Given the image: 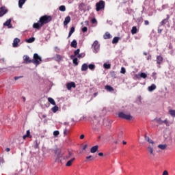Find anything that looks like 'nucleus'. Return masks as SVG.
I'll list each match as a JSON object with an SVG mask.
<instances>
[{
	"label": "nucleus",
	"mask_w": 175,
	"mask_h": 175,
	"mask_svg": "<svg viewBox=\"0 0 175 175\" xmlns=\"http://www.w3.org/2000/svg\"><path fill=\"white\" fill-rule=\"evenodd\" d=\"M51 21V16L44 15L40 18V20L36 23H33V28H35L36 29H40V27L42 25H44V24H47L48 23H50Z\"/></svg>",
	"instance_id": "f257e3e1"
},
{
	"label": "nucleus",
	"mask_w": 175,
	"mask_h": 175,
	"mask_svg": "<svg viewBox=\"0 0 175 175\" xmlns=\"http://www.w3.org/2000/svg\"><path fill=\"white\" fill-rule=\"evenodd\" d=\"M31 62H32V64H34V65L38 66V65H40V64L42 62V57L40 56H39V55L38 53H34L33 59L31 60Z\"/></svg>",
	"instance_id": "f03ea898"
},
{
	"label": "nucleus",
	"mask_w": 175,
	"mask_h": 175,
	"mask_svg": "<svg viewBox=\"0 0 175 175\" xmlns=\"http://www.w3.org/2000/svg\"><path fill=\"white\" fill-rule=\"evenodd\" d=\"M105 3L103 1H100L96 3V12H100V10H103L105 9Z\"/></svg>",
	"instance_id": "7ed1b4c3"
},
{
	"label": "nucleus",
	"mask_w": 175,
	"mask_h": 175,
	"mask_svg": "<svg viewBox=\"0 0 175 175\" xmlns=\"http://www.w3.org/2000/svg\"><path fill=\"white\" fill-rule=\"evenodd\" d=\"M118 117H120V118H123L124 120H131L133 118L131 114H126V113H124V112H120L118 113Z\"/></svg>",
	"instance_id": "20e7f679"
},
{
	"label": "nucleus",
	"mask_w": 175,
	"mask_h": 175,
	"mask_svg": "<svg viewBox=\"0 0 175 175\" xmlns=\"http://www.w3.org/2000/svg\"><path fill=\"white\" fill-rule=\"evenodd\" d=\"M92 46L94 49V53H99V42H98V41H94Z\"/></svg>",
	"instance_id": "39448f33"
},
{
	"label": "nucleus",
	"mask_w": 175,
	"mask_h": 175,
	"mask_svg": "<svg viewBox=\"0 0 175 175\" xmlns=\"http://www.w3.org/2000/svg\"><path fill=\"white\" fill-rule=\"evenodd\" d=\"M55 154L56 155V161H59L64 157V152L61 150H55Z\"/></svg>",
	"instance_id": "423d86ee"
},
{
	"label": "nucleus",
	"mask_w": 175,
	"mask_h": 175,
	"mask_svg": "<svg viewBox=\"0 0 175 175\" xmlns=\"http://www.w3.org/2000/svg\"><path fill=\"white\" fill-rule=\"evenodd\" d=\"M148 152L152 157H155V152L154 151V145H149L148 147Z\"/></svg>",
	"instance_id": "0eeeda50"
},
{
	"label": "nucleus",
	"mask_w": 175,
	"mask_h": 175,
	"mask_svg": "<svg viewBox=\"0 0 175 175\" xmlns=\"http://www.w3.org/2000/svg\"><path fill=\"white\" fill-rule=\"evenodd\" d=\"M8 13V8L3 6L0 8V17H3Z\"/></svg>",
	"instance_id": "6e6552de"
},
{
	"label": "nucleus",
	"mask_w": 175,
	"mask_h": 175,
	"mask_svg": "<svg viewBox=\"0 0 175 175\" xmlns=\"http://www.w3.org/2000/svg\"><path fill=\"white\" fill-rule=\"evenodd\" d=\"M66 87H67V90L70 91L72 88H76V83H75V82L68 83H67Z\"/></svg>",
	"instance_id": "1a4fd4ad"
},
{
	"label": "nucleus",
	"mask_w": 175,
	"mask_h": 175,
	"mask_svg": "<svg viewBox=\"0 0 175 175\" xmlns=\"http://www.w3.org/2000/svg\"><path fill=\"white\" fill-rule=\"evenodd\" d=\"M73 156V153L70 151H68L66 152L65 155L63 157V159H69L71 157Z\"/></svg>",
	"instance_id": "9d476101"
},
{
	"label": "nucleus",
	"mask_w": 175,
	"mask_h": 175,
	"mask_svg": "<svg viewBox=\"0 0 175 175\" xmlns=\"http://www.w3.org/2000/svg\"><path fill=\"white\" fill-rule=\"evenodd\" d=\"M3 25H5V27H8V28H12V19H8L5 23H4Z\"/></svg>",
	"instance_id": "9b49d317"
},
{
	"label": "nucleus",
	"mask_w": 175,
	"mask_h": 175,
	"mask_svg": "<svg viewBox=\"0 0 175 175\" xmlns=\"http://www.w3.org/2000/svg\"><path fill=\"white\" fill-rule=\"evenodd\" d=\"M145 140L146 142H148V143H149L150 144V146H152V145L155 144L154 141H152L151 139H150V137H148L147 135H145Z\"/></svg>",
	"instance_id": "f8f14e48"
},
{
	"label": "nucleus",
	"mask_w": 175,
	"mask_h": 175,
	"mask_svg": "<svg viewBox=\"0 0 175 175\" xmlns=\"http://www.w3.org/2000/svg\"><path fill=\"white\" fill-rule=\"evenodd\" d=\"M23 61H25V64H31L32 62V60L29 59V56L28 55L23 56Z\"/></svg>",
	"instance_id": "ddd939ff"
},
{
	"label": "nucleus",
	"mask_w": 175,
	"mask_h": 175,
	"mask_svg": "<svg viewBox=\"0 0 175 175\" xmlns=\"http://www.w3.org/2000/svg\"><path fill=\"white\" fill-rule=\"evenodd\" d=\"M18 43H20V39L15 38L12 44L13 47H17L18 46Z\"/></svg>",
	"instance_id": "4468645a"
},
{
	"label": "nucleus",
	"mask_w": 175,
	"mask_h": 175,
	"mask_svg": "<svg viewBox=\"0 0 175 175\" xmlns=\"http://www.w3.org/2000/svg\"><path fill=\"white\" fill-rule=\"evenodd\" d=\"M148 90L150 92H152L154 90H157V85H155V84H152L148 88Z\"/></svg>",
	"instance_id": "2eb2a0df"
},
{
	"label": "nucleus",
	"mask_w": 175,
	"mask_h": 175,
	"mask_svg": "<svg viewBox=\"0 0 175 175\" xmlns=\"http://www.w3.org/2000/svg\"><path fill=\"white\" fill-rule=\"evenodd\" d=\"M98 145L94 146L91 148L90 152H92V154H95V152H96L98 151Z\"/></svg>",
	"instance_id": "dca6fc26"
},
{
	"label": "nucleus",
	"mask_w": 175,
	"mask_h": 175,
	"mask_svg": "<svg viewBox=\"0 0 175 175\" xmlns=\"http://www.w3.org/2000/svg\"><path fill=\"white\" fill-rule=\"evenodd\" d=\"M163 62V57H162V56L157 57V62L159 65H161V64H162Z\"/></svg>",
	"instance_id": "f3484780"
},
{
	"label": "nucleus",
	"mask_w": 175,
	"mask_h": 175,
	"mask_svg": "<svg viewBox=\"0 0 175 175\" xmlns=\"http://www.w3.org/2000/svg\"><path fill=\"white\" fill-rule=\"evenodd\" d=\"M70 23V16H68L65 18V20L64 21V25H66Z\"/></svg>",
	"instance_id": "a211bd4d"
},
{
	"label": "nucleus",
	"mask_w": 175,
	"mask_h": 175,
	"mask_svg": "<svg viewBox=\"0 0 175 175\" xmlns=\"http://www.w3.org/2000/svg\"><path fill=\"white\" fill-rule=\"evenodd\" d=\"M55 59L59 62V61H62V59H64V57H62L61 55H56Z\"/></svg>",
	"instance_id": "6ab92c4d"
},
{
	"label": "nucleus",
	"mask_w": 175,
	"mask_h": 175,
	"mask_svg": "<svg viewBox=\"0 0 175 175\" xmlns=\"http://www.w3.org/2000/svg\"><path fill=\"white\" fill-rule=\"evenodd\" d=\"M88 69V64H83L81 66V71L82 72H85Z\"/></svg>",
	"instance_id": "aec40b11"
},
{
	"label": "nucleus",
	"mask_w": 175,
	"mask_h": 175,
	"mask_svg": "<svg viewBox=\"0 0 175 175\" xmlns=\"http://www.w3.org/2000/svg\"><path fill=\"white\" fill-rule=\"evenodd\" d=\"M75 159H76V158L74 157V158L71 159L70 160H69V161L66 163V166H68V167L72 166V163H73V161H74Z\"/></svg>",
	"instance_id": "412c9836"
},
{
	"label": "nucleus",
	"mask_w": 175,
	"mask_h": 175,
	"mask_svg": "<svg viewBox=\"0 0 175 175\" xmlns=\"http://www.w3.org/2000/svg\"><path fill=\"white\" fill-rule=\"evenodd\" d=\"M71 47L76 49L77 47V41L76 40H73L70 44Z\"/></svg>",
	"instance_id": "4be33fe9"
},
{
	"label": "nucleus",
	"mask_w": 175,
	"mask_h": 175,
	"mask_svg": "<svg viewBox=\"0 0 175 175\" xmlns=\"http://www.w3.org/2000/svg\"><path fill=\"white\" fill-rule=\"evenodd\" d=\"M27 0H19L18 1V6L20 8V9H21V8H23V5H24V3H25V1Z\"/></svg>",
	"instance_id": "5701e85b"
},
{
	"label": "nucleus",
	"mask_w": 175,
	"mask_h": 175,
	"mask_svg": "<svg viewBox=\"0 0 175 175\" xmlns=\"http://www.w3.org/2000/svg\"><path fill=\"white\" fill-rule=\"evenodd\" d=\"M131 33L132 35H135V33H137V27L135 26H133L131 29Z\"/></svg>",
	"instance_id": "b1692460"
},
{
	"label": "nucleus",
	"mask_w": 175,
	"mask_h": 175,
	"mask_svg": "<svg viewBox=\"0 0 175 175\" xmlns=\"http://www.w3.org/2000/svg\"><path fill=\"white\" fill-rule=\"evenodd\" d=\"M48 102H49V103H51V105L55 106V101L53 99V98H51V97L48 98Z\"/></svg>",
	"instance_id": "393cba45"
},
{
	"label": "nucleus",
	"mask_w": 175,
	"mask_h": 175,
	"mask_svg": "<svg viewBox=\"0 0 175 175\" xmlns=\"http://www.w3.org/2000/svg\"><path fill=\"white\" fill-rule=\"evenodd\" d=\"M75 32V27H72L70 28V31L68 33V38H70V36H72V35L73 34V33Z\"/></svg>",
	"instance_id": "a878e982"
},
{
	"label": "nucleus",
	"mask_w": 175,
	"mask_h": 175,
	"mask_svg": "<svg viewBox=\"0 0 175 175\" xmlns=\"http://www.w3.org/2000/svg\"><path fill=\"white\" fill-rule=\"evenodd\" d=\"M104 39H111V35H110V33L106 32L104 35Z\"/></svg>",
	"instance_id": "bb28decb"
},
{
	"label": "nucleus",
	"mask_w": 175,
	"mask_h": 175,
	"mask_svg": "<svg viewBox=\"0 0 175 175\" xmlns=\"http://www.w3.org/2000/svg\"><path fill=\"white\" fill-rule=\"evenodd\" d=\"M168 113L171 116V117H175V110L174 109H170L168 111Z\"/></svg>",
	"instance_id": "cd10ccee"
},
{
	"label": "nucleus",
	"mask_w": 175,
	"mask_h": 175,
	"mask_svg": "<svg viewBox=\"0 0 175 175\" xmlns=\"http://www.w3.org/2000/svg\"><path fill=\"white\" fill-rule=\"evenodd\" d=\"M27 43H33L35 42V38L31 37L27 40H26Z\"/></svg>",
	"instance_id": "c85d7f7f"
},
{
	"label": "nucleus",
	"mask_w": 175,
	"mask_h": 175,
	"mask_svg": "<svg viewBox=\"0 0 175 175\" xmlns=\"http://www.w3.org/2000/svg\"><path fill=\"white\" fill-rule=\"evenodd\" d=\"M105 90H107V91H114V89L113 88V87L110 86V85H105Z\"/></svg>",
	"instance_id": "c756f323"
},
{
	"label": "nucleus",
	"mask_w": 175,
	"mask_h": 175,
	"mask_svg": "<svg viewBox=\"0 0 175 175\" xmlns=\"http://www.w3.org/2000/svg\"><path fill=\"white\" fill-rule=\"evenodd\" d=\"M166 147H167V145L166 144H160L158 146V148H160V150H165Z\"/></svg>",
	"instance_id": "7c9ffc66"
},
{
	"label": "nucleus",
	"mask_w": 175,
	"mask_h": 175,
	"mask_svg": "<svg viewBox=\"0 0 175 175\" xmlns=\"http://www.w3.org/2000/svg\"><path fill=\"white\" fill-rule=\"evenodd\" d=\"M118 40H120V38L118 37H114L113 40H112V43L113 44H116V43H118Z\"/></svg>",
	"instance_id": "2f4dec72"
},
{
	"label": "nucleus",
	"mask_w": 175,
	"mask_h": 175,
	"mask_svg": "<svg viewBox=\"0 0 175 175\" xmlns=\"http://www.w3.org/2000/svg\"><path fill=\"white\" fill-rule=\"evenodd\" d=\"M103 66L105 69H110V68L111 67V65L110 64H106L105 63L103 64Z\"/></svg>",
	"instance_id": "473e14b6"
},
{
	"label": "nucleus",
	"mask_w": 175,
	"mask_h": 175,
	"mask_svg": "<svg viewBox=\"0 0 175 175\" xmlns=\"http://www.w3.org/2000/svg\"><path fill=\"white\" fill-rule=\"evenodd\" d=\"M59 10H60V12H65L66 10V8L65 7V5H61L59 8Z\"/></svg>",
	"instance_id": "72a5a7b5"
},
{
	"label": "nucleus",
	"mask_w": 175,
	"mask_h": 175,
	"mask_svg": "<svg viewBox=\"0 0 175 175\" xmlns=\"http://www.w3.org/2000/svg\"><path fill=\"white\" fill-rule=\"evenodd\" d=\"M51 110L53 113H57V111H58V107L57 106L53 107Z\"/></svg>",
	"instance_id": "f704fd0d"
},
{
	"label": "nucleus",
	"mask_w": 175,
	"mask_h": 175,
	"mask_svg": "<svg viewBox=\"0 0 175 175\" xmlns=\"http://www.w3.org/2000/svg\"><path fill=\"white\" fill-rule=\"evenodd\" d=\"M88 68H89L90 70H94L95 69V66L94 64H89L88 66Z\"/></svg>",
	"instance_id": "c9c22d12"
},
{
	"label": "nucleus",
	"mask_w": 175,
	"mask_h": 175,
	"mask_svg": "<svg viewBox=\"0 0 175 175\" xmlns=\"http://www.w3.org/2000/svg\"><path fill=\"white\" fill-rule=\"evenodd\" d=\"M140 77H142V79H146L147 78V74L144 73V72H142L140 74Z\"/></svg>",
	"instance_id": "e433bc0d"
},
{
	"label": "nucleus",
	"mask_w": 175,
	"mask_h": 175,
	"mask_svg": "<svg viewBox=\"0 0 175 175\" xmlns=\"http://www.w3.org/2000/svg\"><path fill=\"white\" fill-rule=\"evenodd\" d=\"M168 21V19L167 18H165V19H163L161 23V25H165V24H166Z\"/></svg>",
	"instance_id": "4c0bfd02"
},
{
	"label": "nucleus",
	"mask_w": 175,
	"mask_h": 175,
	"mask_svg": "<svg viewBox=\"0 0 175 175\" xmlns=\"http://www.w3.org/2000/svg\"><path fill=\"white\" fill-rule=\"evenodd\" d=\"M78 58H84V57H85V53H81L78 55Z\"/></svg>",
	"instance_id": "58836bf2"
},
{
	"label": "nucleus",
	"mask_w": 175,
	"mask_h": 175,
	"mask_svg": "<svg viewBox=\"0 0 175 175\" xmlns=\"http://www.w3.org/2000/svg\"><path fill=\"white\" fill-rule=\"evenodd\" d=\"M58 135H59V131H55L53 132V135L57 137V136H58Z\"/></svg>",
	"instance_id": "ea45409f"
},
{
	"label": "nucleus",
	"mask_w": 175,
	"mask_h": 175,
	"mask_svg": "<svg viewBox=\"0 0 175 175\" xmlns=\"http://www.w3.org/2000/svg\"><path fill=\"white\" fill-rule=\"evenodd\" d=\"M72 62L76 66L79 65V63L77 62V58L73 59Z\"/></svg>",
	"instance_id": "a19ab883"
},
{
	"label": "nucleus",
	"mask_w": 175,
	"mask_h": 175,
	"mask_svg": "<svg viewBox=\"0 0 175 175\" xmlns=\"http://www.w3.org/2000/svg\"><path fill=\"white\" fill-rule=\"evenodd\" d=\"M75 55H79L80 53V49H77L75 52Z\"/></svg>",
	"instance_id": "79ce46f5"
},
{
	"label": "nucleus",
	"mask_w": 175,
	"mask_h": 175,
	"mask_svg": "<svg viewBox=\"0 0 175 175\" xmlns=\"http://www.w3.org/2000/svg\"><path fill=\"white\" fill-rule=\"evenodd\" d=\"M125 72H126L125 68L122 67L120 73H122L124 75V74H125Z\"/></svg>",
	"instance_id": "37998d69"
},
{
	"label": "nucleus",
	"mask_w": 175,
	"mask_h": 175,
	"mask_svg": "<svg viewBox=\"0 0 175 175\" xmlns=\"http://www.w3.org/2000/svg\"><path fill=\"white\" fill-rule=\"evenodd\" d=\"M26 135H27V137H31V132L29 131V130L27 131Z\"/></svg>",
	"instance_id": "c03bdc74"
},
{
	"label": "nucleus",
	"mask_w": 175,
	"mask_h": 175,
	"mask_svg": "<svg viewBox=\"0 0 175 175\" xmlns=\"http://www.w3.org/2000/svg\"><path fill=\"white\" fill-rule=\"evenodd\" d=\"M86 159H90V161H94V157L92 156H88L86 157Z\"/></svg>",
	"instance_id": "a18cd8bd"
},
{
	"label": "nucleus",
	"mask_w": 175,
	"mask_h": 175,
	"mask_svg": "<svg viewBox=\"0 0 175 175\" xmlns=\"http://www.w3.org/2000/svg\"><path fill=\"white\" fill-rule=\"evenodd\" d=\"M88 29L87 27H84L82 28V32H87Z\"/></svg>",
	"instance_id": "49530a36"
},
{
	"label": "nucleus",
	"mask_w": 175,
	"mask_h": 175,
	"mask_svg": "<svg viewBox=\"0 0 175 175\" xmlns=\"http://www.w3.org/2000/svg\"><path fill=\"white\" fill-rule=\"evenodd\" d=\"M158 121H159V124H163V122H165L166 124V122H167V120L162 121V120H161V119H159Z\"/></svg>",
	"instance_id": "de8ad7c7"
},
{
	"label": "nucleus",
	"mask_w": 175,
	"mask_h": 175,
	"mask_svg": "<svg viewBox=\"0 0 175 175\" xmlns=\"http://www.w3.org/2000/svg\"><path fill=\"white\" fill-rule=\"evenodd\" d=\"M162 175H169L167 170H164Z\"/></svg>",
	"instance_id": "09e8293b"
},
{
	"label": "nucleus",
	"mask_w": 175,
	"mask_h": 175,
	"mask_svg": "<svg viewBox=\"0 0 175 175\" xmlns=\"http://www.w3.org/2000/svg\"><path fill=\"white\" fill-rule=\"evenodd\" d=\"M23 76L14 77V80H18V79H23Z\"/></svg>",
	"instance_id": "8fccbe9b"
},
{
	"label": "nucleus",
	"mask_w": 175,
	"mask_h": 175,
	"mask_svg": "<svg viewBox=\"0 0 175 175\" xmlns=\"http://www.w3.org/2000/svg\"><path fill=\"white\" fill-rule=\"evenodd\" d=\"M64 136H66V135H68V129H64Z\"/></svg>",
	"instance_id": "3c124183"
},
{
	"label": "nucleus",
	"mask_w": 175,
	"mask_h": 175,
	"mask_svg": "<svg viewBox=\"0 0 175 175\" xmlns=\"http://www.w3.org/2000/svg\"><path fill=\"white\" fill-rule=\"evenodd\" d=\"M55 50L57 53H59V48L58 46L55 47Z\"/></svg>",
	"instance_id": "603ef678"
},
{
	"label": "nucleus",
	"mask_w": 175,
	"mask_h": 175,
	"mask_svg": "<svg viewBox=\"0 0 175 175\" xmlns=\"http://www.w3.org/2000/svg\"><path fill=\"white\" fill-rule=\"evenodd\" d=\"M144 24L145 25H148L150 24V22H148V21H145Z\"/></svg>",
	"instance_id": "864d4df0"
},
{
	"label": "nucleus",
	"mask_w": 175,
	"mask_h": 175,
	"mask_svg": "<svg viewBox=\"0 0 175 175\" xmlns=\"http://www.w3.org/2000/svg\"><path fill=\"white\" fill-rule=\"evenodd\" d=\"M0 62H1V64H3V62H5V58L1 59Z\"/></svg>",
	"instance_id": "5fc2aeb1"
},
{
	"label": "nucleus",
	"mask_w": 175,
	"mask_h": 175,
	"mask_svg": "<svg viewBox=\"0 0 175 175\" xmlns=\"http://www.w3.org/2000/svg\"><path fill=\"white\" fill-rule=\"evenodd\" d=\"M92 23L93 24H96V19H95V18L92 19Z\"/></svg>",
	"instance_id": "6e6d98bb"
},
{
	"label": "nucleus",
	"mask_w": 175,
	"mask_h": 175,
	"mask_svg": "<svg viewBox=\"0 0 175 175\" xmlns=\"http://www.w3.org/2000/svg\"><path fill=\"white\" fill-rule=\"evenodd\" d=\"M5 151H6L7 152H9V151H10V148H5Z\"/></svg>",
	"instance_id": "4d7b16f0"
},
{
	"label": "nucleus",
	"mask_w": 175,
	"mask_h": 175,
	"mask_svg": "<svg viewBox=\"0 0 175 175\" xmlns=\"http://www.w3.org/2000/svg\"><path fill=\"white\" fill-rule=\"evenodd\" d=\"M98 155H99V157H103V153L100 152V153H98Z\"/></svg>",
	"instance_id": "13d9d810"
},
{
	"label": "nucleus",
	"mask_w": 175,
	"mask_h": 175,
	"mask_svg": "<svg viewBox=\"0 0 175 175\" xmlns=\"http://www.w3.org/2000/svg\"><path fill=\"white\" fill-rule=\"evenodd\" d=\"M80 139H84V135H81L80 136Z\"/></svg>",
	"instance_id": "bf43d9fd"
},
{
	"label": "nucleus",
	"mask_w": 175,
	"mask_h": 175,
	"mask_svg": "<svg viewBox=\"0 0 175 175\" xmlns=\"http://www.w3.org/2000/svg\"><path fill=\"white\" fill-rule=\"evenodd\" d=\"M147 59H151V55L148 56Z\"/></svg>",
	"instance_id": "052dcab7"
},
{
	"label": "nucleus",
	"mask_w": 175,
	"mask_h": 175,
	"mask_svg": "<svg viewBox=\"0 0 175 175\" xmlns=\"http://www.w3.org/2000/svg\"><path fill=\"white\" fill-rule=\"evenodd\" d=\"M158 32H159V33H161V32H162V30L161 29H159Z\"/></svg>",
	"instance_id": "680f3d73"
},
{
	"label": "nucleus",
	"mask_w": 175,
	"mask_h": 175,
	"mask_svg": "<svg viewBox=\"0 0 175 175\" xmlns=\"http://www.w3.org/2000/svg\"><path fill=\"white\" fill-rule=\"evenodd\" d=\"M26 137H27V135H25L23 136V139H25Z\"/></svg>",
	"instance_id": "e2e57ef3"
},
{
	"label": "nucleus",
	"mask_w": 175,
	"mask_h": 175,
	"mask_svg": "<svg viewBox=\"0 0 175 175\" xmlns=\"http://www.w3.org/2000/svg\"><path fill=\"white\" fill-rule=\"evenodd\" d=\"M85 148H87V145H85V146L83 147V150H85Z\"/></svg>",
	"instance_id": "0e129e2a"
},
{
	"label": "nucleus",
	"mask_w": 175,
	"mask_h": 175,
	"mask_svg": "<svg viewBox=\"0 0 175 175\" xmlns=\"http://www.w3.org/2000/svg\"><path fill=\"white\" fill-rule=\"evenodd\" d=\"M123 144H126V142L123 141Z\"/></svg>",
	"instance_id": "69168bd1"
},
{
	"label": "nucleus",
	"mask_w": 175,
	"mask_h": 175,
	"mask_svg": "<svg viewBox=\"0 0 175 175\" xmlns=\"http://www.w3.org/2000/svg\"><path fill=\"white\" fill-rule=\"evenodd\" d=\"M144 55H147V53L144 52Z\"/></svg>",
	"instance_id": "338daca9"
},
{
	"label": "nucleus",
	"mask_w": 175,
	"mask_h": 175,
	"mask_svg": "<svg viewBox=\"0 0 175 175\" xmlns=\"http://www.w3.org/2000/svg\"><path fill=\"white\" fill-rule=\"evenodd\" d=\"M115 144H118V142H117V141L115 142Z\"/></svg>",
	"instance_id": "774afa93"
}]
</instances>
